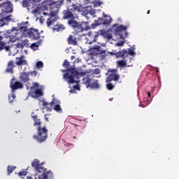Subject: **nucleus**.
Returning a JSON list of instances; mask_svg holds the SVG:
<instances>
[{
  "label": "nucleus",
  "mask_w": 179,
  "mask_h": 179,
  "mask_svg": "<svg viewBox=\"0 0 179 179\" xmlns=\"http://www.w3.org/2000/svg\"><path fill=\"white\" fill-rule=\"evenodd\" d=\"M27 179H33L31 176H27ZM35 179H37V178H35Z\"/></svg>",
  "instance_id": "nucleus-51"
},
{
  "label": "nucleus",
  "mask_w": 179,
  "mask_h": 179,
  "mask_svg": "<svg viewBox=\"0 0 179 179\" xmlns=\"http://www.w3.org/2000/svg\"><path fill=\"white\" fill-rule=\"evenodd\" d=\"M34 120V127L36 128V135H34V138L39 143H42L46 141L48 136V130L46 126H42L43 122L38 118V116L31 115Z\"/></svg>",
  "instance_id": "nucleus-1"
},
{
  "label": "nucleus",
  "mask_w": 179,
  "mask_h": 179,
  "mask_svg": "<svg viewBox=\"0 0 179 179\" xmlns=\"http://www.w3.org/2000/svg\"><path fill=\"white\" fill-rule=\"evenodd\" d=\"M127 56H129V55H130L131 56H134L136 55V52H134V50L133 49H128V51H127Z\"/></svg>",
  "instance_id": "nucleus-32"
},
{
  "label": "nucleus",
  "mask_w": 179,
  "mask_h": 179,
  "mask_svg": "<svg viewBox=\"0 0 179 179\" xmlns=\"http://www.w3.org/2000/svg\"><path fill=\"white\" fill-rule=\"evenodd\" d=\"M114 87H115V85L113 83H109L106 84V89L108 90H113Z\"/></svg>",
  "instance_id": "nucleus-31"
},
{
  "label": "nucleus",
  "mask_w": 179,
  "mask_h": 179,
  "mask_svg": "<svg viewBox=\"0 0 179 179\" xmlns=\"http://www.w3.org/2000/svg\"><path fill=\"white\" fill-rule=\"evenodd\" d=\"M36 87L38 89V87H39L38 83H32V87H31V90H34V89H36Z\"/></svg>",
  "instance_id": "nucleus-35"
},
{
  "label": "nucleus",
  "mask_w": 179,
  "mask_h": 179,
  "mask_svg": "<svg viewBox=\"0 0 179 179\" xmlns=\"http://www.w3.org/2000/svg\"><path fill=\"white\" fill-rule=\"evenodd\" d=\"M112 22V18L110 16H105L104 18H99L95 23L92 24V27L99 26L101 24L110 25Z\"/></svg>",
  "instance_id": "nucleus-9"
},
{
  "label": "nucleus",
  "mask_w": 179,
  "mask_h": 179,
  "mask_svg": "<svg viewBox=\"0 0 179 179\" xmlns=\"http://www.w3.org/2000/svg\"><path fill=\"white\" fill-rule=\"evenodd\" d=\"M124 42L121 41V42L117 43L115 45H116V46H122V45H124Z\"/></svg>",
  "instance_id": "nucleus-46"
},
{
  "label": "nucleus",
  "mask_w": 179,
  "mask_h": 179,
  "mask_svg": "<svg viewBox=\"0 0 179 179\" xmlns=\"http://www.w3.org/2000/svg\"><path fill=\"white\" fill-rule=\"evenodd\" d=\"M38 12L37 8L34 9V13H37Z\"/></svg>",
  "instance_id": "nucleus-50"
},
{
  "label": "nucleus",
  "mask_w": 179,
  "mask_h": 179,
  "mask_svg": "<svg viewBox=\"0 0 179 179\" xmlns=\"http://www.w3.org/2000/svg\"><path fill=\"white\" fill-rule=\"evenodd\" d=\"M93 52H96V54H103L106 52V50H101V47L99 45H94L91 48Z\"/></svg>",
  "instance_id": "nucleus-24"
},
{
  "label": "nucleus",
  "mask_w": 179,
  "mask_h": 179,
  "mask_svg": "<svg viewBox=\"0 0 179 179\" xmlns=\"http://www.w3.org/2000/svg\"><path fill=\"white\" fill-rule=\"evenodd\" d=\"M50 117H51V114L49 113V114H45V121L46 122H49V120H50Z\"/></svg>",
  "instance_id": "nucleus-41"
},
{
  "label": "nucleus",
  "mask_w": 179,
  "mask_h": 179,
  "mask_svg": "<svg viewBox=\"0 0 179 179\" xmlns=\"http://www.w3.org/2000/svg\"><path fill=\"white\" fill-rule=\"evenodd\" d=\"M16 59L18 60L16 62V65L18 66H22V65H27V61L24 59V56L17 57Z\"/></svg>",
  "instance_id": "nucleus-20"
},
{
  "label": "nucleus",
  "mask_w": 179,
  "mask_h": 179,
  "mask_svg": "<svg viewBox=\"0 0 179 179\" xmlns=\"http://www.w3.org/2000/svg\"><path fill=\"white\" fill-rule=\"evenodd\" d=\"M52 29H53V31H61L65 29V27L64 24L57 22Z\"/></svg>",
  "instance_id": "nucleus-22"
},
{
  "label": "nucleus",
  "mask_w": 179,
  "mask_h": 179,
  "mask_svg": "<svg viewBox=\"0 0 179 179\" xmlns=\"http://www.w3.org/2000/svg\"><path fill=\"white\" fill-rule=\"evenodd\" d=\"M10 43V36L3 37L0 36V51L5 49L6 51L10 50V46H7L8 43Z\"/></svg>",
  "instance_id": "nucleus-10"
},
{
  "label": "nucleus",
  "mask_w": 179,
  "mask_h": 179,
  "mask_svg": "<svg viewBox=\"0 0 179 179\" xmlns=\"http://www.w3.org/2000/svg\"><path fill=\"white\" fill-rule=\"evenodd\" d=\"M69 24L75 29L79 24L76 21H75V19H73L69 20Z\"/></svg>",
  "instance_id": "nucleus-26"
},
{
  "label": "nucleus",
  "mask_w": 179,
  "mask_h": 179,
  "mask_svg": "<svg viewBox=\"0 0 179 179\" xmlns=\"http://www.w3.org/2000/svg\"><path fill=\"white\" fill-rule=\"evenodd\" d=\"M85 85H86V87H90V89H100V84L99 83V80H96L93 82V80L90 78L89 76H87L83 79Z\"/></svg>",
  "instance_id": "nucleus-8"
},
{
  "label": "nucleus",
  "mask_w": 179,
  "mask_h": 179,
  "mask_svg": "<svg viewBox=\"0 0 179 179\" xmlns=\"http://www.w3.org/2000/svg\"><path fill=\"white\" fill-rule=\"evenodd\" d=\"M98 37H99V34H96V35L94 36L92 41L90 43H92V42H96Z\"/></svg>",
  "instance_id": "nucleus-43"
},
{
  "label": "nucleus",
  "mask_w": 179,
  "mask_h": 179,
  "mask_svg": "<svg viewBox=\"0 0 179 179\" xmlns=\"http://www.w3.org/2000/svg\"><path fill=\"white\" fill-rule=\"evenodd\" d=\"M39 43H34L31 44V48H32L33 50H36L37 48L39 47Z\"/></svg>",
  "instance_id": "nucleus-33"
},
{
  "label": "nucleus",
  "mask_w": 179,
  "mask_h": 179,
  "mask_svg": "<svg viewBox=\"0 0 179 179\" xmlns=\"http://www.w3.org/2000/svg\"><path fill=\"white\" fill-rule=\"evenodd\" d=\"M148 97H151V94L150 92H148Z\"/></svg>",
  "instance_id": "nucleus-52"
},
{
  "label": "nucleus",
  "mask_w": 179,
  "mask_h": 179,
  "mask_svg": "<svg viewBox=\"0 0 179 179\" xmlns=\"http://www.w3.org/2000/svg\"><path fill=\"white\" fill-rule=\"evenodd\" d=\"M76 136H74V139H76Z\"/></svg>",
  "instance_id": "nucleus-58"
},
{
  "label": "nucleus",
  "mask_w": 179,
  "mask_h": 179,
  "mask_svg": "<svg viewBox=\"0 0 179 179\" xmlns=\"http://www.w3.org/2000/svg\"><path fill=\"white\" fill-rule=\"evenodd\" d=\"M141 107H144L143 106H141Z\"/></svg>",
  "instance_id": "nucleus-59"
},
{
  "label": "nucleus",
  "mask_w": 179,
  "mask_h": 179,
  "mask_svg": "<svg viewBox=\"0 0 179 179\" xmlns=\"http://www.w3.org/2000/svg\"><path fill=\"white\" fill-rule=\"evenodd\" d=\"M97 3H98V6H101V3H100V2H98Z\"/></svg>",
  "instance_id": "nucleus-55"
},
{
  "label": "nucleus",
  "mask_w": 179,
  "mask_h": 179,
  "mask_svg": "<svg viewBox=\"0 0 179 179\" xmlns=\"http://www.w3.org/2000/svg\"><path fill=\"white\" fill-rule=\"evenodd\" d=\"M29 1H27V0H24L23 2H22V5L24 7H27V8H29Z\"/></svg>",
  "instance_id": "nucleus-42"
},
{
  "label": "nucleus",
  "mask_w": 179,
  "mask_h": 179,
  "mask_svg": "<svg viewBox=\"0 0 179 179\" xmlns=\"http://www.w3.org/2000/svg\"><path fill=\"white\" fill-rule=\"evenodd\" d=\"M35 94L36 97H41L42 96H43V92L41 89L38 88L35 90Z\"/></svg>",
  "instance_id": "nucleus-28"
},
{
  "label": "nucleus",
  "mask_w": 179,
  "mask_h": 179,
  "mask_svg": "<svg viewBox=\"0 0 179 179\" xmlns=\"http://www.w3.org/2000/svg\"><path fill=\"white\" fill-rule=\"evenodd\" d=\"M99 34H101L102 36H106V34H107L106 33V31L105 29H101V30H99Z\"/></svg>",
  "instance_id": "nucleus-40"
},
{
  "label": "nucleus",
  "mask_w": 179,
  "mask_h": 179,
  "mask_svg": "<svg viewBox=\"0 0 179 179\" xmlns=\"http://www.w3.org/2000/svg\"><path fill=\"white\" fill-rule=\"evenodd\" d=\"M150 10H148L147 14H150Z\"/></svg>",
  "instance_id": "nucleus-56"
},
{
  "label": "nucleus",
  "mask_w": 179,
  "mask_h": 179,
  "mask_svg": "<svg viewBox=\"0 0 179 179\" xmlns=\"http://www.w3.org/2000/svg\"><path fill=\"white\" fill-rule=\"evenodd\" d=\"M108 73H111V74L117 73V69H108Z\"/></svg>",
  "instance_id": "nucleus-37"
},
{
  "label": "nucleus",
  "mask_w": 179,
  "mask_h": 179,
  "mask_svg": "<svg viewBox=\"0 0 179 179\" xmlns=\"http://www.w3.org/2000/svg\"><path fill=\"white\" fill-rule=\"evenodd\" d=\"M15 169H16L15 166H8V176H10L15 171Z\"/></svg>",
  "instance_id": "nucleus-29"
},
{
  "label": "nucleus",
  "mask_w": 179,
  "mask_h": 179,
  "mask_svg": "<svg viewBox=\"0 0 179 179\" xmlns=\"http://www.w3.org/2000/svg\"><path fill=\"white\" fill-rule=\"evenodd\" d=\"M14 80H15V77L11 79L10 85V89H12L13 92H15V90H18V89H23L24 85L22 83H21L20 81H16L13 83Z\"/></svg>",
  "instance_id": "nucleus-12"
},
{
  "label": "nucleus",
  "mask_w": 179,
  "mask_h": 179,
  "mask_svg": "<svg viewBox=\"0 0 179 179\" xmlns=\"http://www.w3.org/2000/svg\"><path fill=\"white\" fill-rule=\"evenodd\" d=\"M12 97H13V99H12V100H10V97L9 98L10 103H13V101H14V100H15V97H16L15 94H13Z\"/></svg>",
  "instance_id": "nucleus-47"
},
{
  "label": "nucleus",
  "mask_w": 179,
  "mask_h": 179,
  "mask_svg": "<svg viewBox=\"0 0 179 179\" xmlns=\"http://www.w3.org/2000/svg\"><path fill=\"white\" fill-rule=\"evenodd\" d=\"M27 175V171H20L18 173V176L20 177H25Z\"/></svg>",
  "instance_id": "nucleus-34"
},
{
  "label": "nucleus",
  "mask_w": 179,
  "mask_h": 179,
  "mask_svg": "<svg viewBox=\"0 0 179 179\" xmlns=\"http://www.w3.org/2000/svg\"><path fill=\"white\" fill-rule=\"evenodd\" d=\"M26 37H29L31 39L38 40L40 38V32L38 29L30 28L28 29V32L27 33Z\"/></svg>",
  "instance_id": "nucleus-11"
},
{
  "label": "nucleus",
  "mask_w": 179,
  "mask_h": 179,
  "mask_svg": "<svg viewBox=\"0 0 179 179\" xmlns=\"http://www.w3.org/2000/svg\"><path fill=\"white\" fill-rule=\"evenodd\" d=\"M15 67V62L13 60H10L7 66L6 72H7V73H13L14 72V68Z\"/></svg>",
  "instance_id": "nucleus-18"
},
{
  "label": "nucleus",
  "mask_w": 179,
  "mask_h": 179,
  "mask_svg": "<svg viewBox=\"0 0 179 179\" xmlns=\"http://www.w3.org/2000/svg\"><path fill=\"white\" fill-rule=\"evenodd\" d=\"M28 75H31V76H37L38 72L36 71L28 72Z\"/></svg>",
  "instance_id": "nucleus-38"
},
{
  "label": "nucleus",
  "mask_w": 179,
  "mask_h": 179,
  "mask_svg": "<svg viewBox=\"0 0 179 179\" xmlns=\"http://www.w3.org/2000/svg\"><path fill=\"white\" fill-rule=\"evenodd\" d=\"M111 55H114L116 58H123L125 59L128 57L127 50L126 49H123L121 51L117 52H110Z\"/></svg>",
  "instance_id": "nucleus-15"
},
{
  "label": "nucleus",
  "mask_w": 179,
  "mask_h": 179,
  "mask_svg": "<svg viewBox=\"0 0 179 179\" xmlns=\"http://www.w3.org/2000/svg\"><path fill=\"white\" fill-rule=\"evenodd\" d=\"M106 38L108 40L111 39L113 38V36L111 34H107L105 35Z\"/></svg>",
  "instance_id": "nucleus-44"
},
{
  "label": "nucleus",
  "mask_w": 179,
  "mask_h": 179,
  "mask_svg": "<svg viewBox=\"0 0 179 179\" xmlns=\"http://www.w3.org/2000/svg\"><path fill=\"white\" fill-rule=\"evenodd\" d=\"M43 15H47V13H43Z\"/></svg>",
  "instance_id": "nucleus-57"
},
{
  "label": "nucleus",
  "mask_w": 179,
  "mask_h": 179,
  "mask_svg": "<svg viewBox=\"0 0 179 179\" xmlns=\"http://www.w3.org/2000/svg\"><path fill=\"white\" fill-rule=\"evenodd\" d=\"M112 28L115 34L120 35V38H124V34L122 32H124L125 34L124 37H127L128 33L125 31V30L127 29V27L124 25H120L118 27V24H113Z\"/></svg>",
  "instance_id": "nucleus-7"
},
{
  "label": "nucleus",
  "mask_w": 179,
  "mask_h": 179,
  "mask_svg": "<svg viewBox=\"0 0 179 179\" xmlns=\"http://www.w3.org/2000/svg\"><path fill=\"white\" fill-rule=\"evenodd\" d=\"M63 72H66V73H64L63 76V78L69 84L78 83V81L76 80V79H78L79 76H84V75H86V72H79L77 71L75 69H69L67 70L63 71Z\"/></svg>",
  "instance_id": "nucleus-4"
},
{
  "label": "nucleus",
  "mask_w": 179,
  "mask_h": 179,
  "mask_svg": "<svg viewBox=\"0 0 179 179\" xmlns=\"http://www.w3.org/2000/svg\"><path fill=\"white\" fill-rule=\"evenodd\" d=\"M42 106H43V110H46V111H52V106H55V98L52 99L50 103H48L45 101H42Z\"/></svg>",
  "instance_id": "nucleus-16"
},
{
  "label": "nucleus",
  "mask_w": 179,
  "mask_h": 179,
  "mask_svg": "<svg viewBox=\"0 0 179 179\" xmlns=\"http://www.w3.org/2000/svg\"><path fill=\"white\" fill-rule=\"evenodd\" d=\"M64 3V0H49L48 1V5L50 6V10H52L55 8L54 10L50 11V16L49 18H48V20H46V24H48V27L50 29H53V27L55 26L58 17H57L59 10L62 5Z\"/></svg>",
  "instance_id": "nucleus-2"
},
{
  "label": "nucleus",
  "mask_w": 179,
  "mask_h": 179,
  "mask_svg": "<svg viewBox=\"0 0 179 179\" xmlns=\"http://www.w3.org/2000/svg\"><path fill=\"white\" fill-rule=\"evenodd\" d=\"M55 107H53V110H55V111H56L57 113H62V109L60 106V101L55 98Z\"/></svg>",
  "instance_id": "nucleus-19"
},
{
  "label": "nucleus",
  "mask_w": 179,
  "mask_h": 179,
  "mask_svg": "<svg viewBox=\"0 0 179 179\" xmlns=\"http://www.w3.org/2000/svg\"><path fill=\"white\" fill-rule=\"evenodd\" d=\"M44 65L43 62L39 61L38 62H36V69H41L42 68H43Z\"/></svg>",
  "instance_id": "nucleus-30"
},
{
  "label": "nucleus",
  "mask_w": 179,
  "mask_h": 179,
  "mask_svg": "<svg viewBox=\"0 0 179 179\" xmlns=\"http://www.w3.org/2000/svg\"><path fill=\"white\" fill-rule=\"evenodd\" d=\"M74 127L77 128V127H80V128H85V122H83V124H73Z\"/></svg>",
  "instance_id": "nucleus-36"
},
{
  "label": "nucleus",
  "mask_w": 179,
  "mask_h": 179,
  "mask_svg": "<svg viewBox=\"0 0 179 179\" xmlns=\"http://www.w3.org/2000/svg\"><path fill=\"white\" fill-rule=\"evenodd\" d=\"M34 170H35V176H38V173H42L38 176V179H52L53 173L51 171H46V169L43 166V164L40 163V161L37 159H34L32 164H31Z\"/></svg>",
  "instance_id": "nucleus-3"
},
{
  "label": "nucleus",
  "mask_w": 179,
  "mask_h": 179,
  "mask_svg": "<svg viewBox=\"0 0 179 179\" xmlns=\"http://www.w3.org/2000/svg\"><path fill=\"white\" fill-rule=\"evenodd\" d=\"M88 22H83L81 23V24H78V26L74 29V31H76V34H78L80 33L82 31H83L84 30H89L90 29V27L88 26Z\"/></svg>",
  "instance_id": "nucleus-14"
},
{
  "label": "nucleus",
  "mask_w": 179,
  "mask_h": 179,
  "mask_svg": "<svg viewBox=\"0 0 179 179\" xmlns=\"http://www.w3.org/2000/svg\"><path fill=\"white\" fill-rule=\"evenodd\" d=\"M67 43H69V44L70 45H77V38L73 36V35H70L69 36V38H67Z\"/></svg>",
  "instance_id": "nucleus-23"
},
{
  "label": "nucleus",
  "mask_w": 179,
  "mask_h": 179,
  "mask_svg": "<svg viewBox=\"0 0 179 179\" xmlns=\"http://www.w3.org/2000/svg\"><path fill=\"white\" fill-rule=\"evenodd\" d=\"M120 78V76L116 73L109 74L106 79V82L107 83H109V82H112V80H114V82H117Z\"/></svg>",
  "instance_id": "nucleus-17"
},
{
  "label": "nucleus",
  "mask_w": 179,
  "mask_h": 179,
  "mask_svg": "<svg viewBox=\"0 0 179 179\" xmlns=\"http://www.w3.org/2000/svg\"><path fill=\"white\" fill-rule=\"evenodd\" d=\"M69 66H70V64L69 61L66 59L64 62H63V66H64V68H69Z\"/></svg>",
  "instance_id": "nucleus-39"
},
{
  "label": "nucleus",
  "mask_w": 179,
  "mask_h": 179,
  "mask_svg": "<svg viewBox=\"0 0 179 179\" xmlns=\"http://www.w3.org/2000/svg\"><path fill=\"white\" fill-rule=\"evenodd\" d=\"M0 8L3 13H8L13 11V5L10 2L7 1L3 3H0Z\"/></svg>",
  "instance_id": "nucleus-13"
},
{
  "label": "nucleus",
  "mask_w": 179,
  "mask_h": 179,
  "mask_svg": "<svg viewBox=\"0 0 179 179\" xmlns=\"http://www.w3.org/2000/svg\"><path fill=\"white\" fill-rule=\"evenodd\" d=\"M4 24V20L3 19H0V27H3Z\"/></svg>",
  "instance_id": "nucleus-48"
},
{
  "label": "nucleus",
  "mask_w": 179,
  "mask_h": 179,
  "mask_svg": "<svg viewBox=\"0 0 179 179\" xmlns=\"http://www.w3.org/2000/svg\"><path fill=\"white\" fill-rule=\"evenodd\" d=\"M80 12V8L76 5L73 4L71 6V8L70 10H63V19L64 20H73L76 18V12Z\"/></svg>",
  "instance_id": "nucleus-6"
},
{
  "label": "nucleus",
  "mask_w": 179,
  "mask_h": 179,
  "mask_svg": "<svg viewBox=\"0 0 179 179\" xmlns=\"http://www.w3.org/2000/svg\"><path fill=\"white\" fill-rule=\"evenodd\" d=\"M117 66H120V68H125L127 65V61L125 60V59L122 60L117 61Z\"/></svg>",
  "instance_id": "nucleus-25"
},
{
  "label": "nucleus",
  "mask_w": 179,
  "mask_h": 179,
  "mask_svg": "<svg viewBox=\"0 0 179 179\" xmlns=\"http://www.w3.org/2000/svg\"><path fill=\"white\" fill-rule=\"evenodd\" d=\"M90 0H85V3H89Z\"/></svg>",
  "instance_id": "nucleus-53"
},
{
  "label": "nucleus",
  "mask_w": 179,
  "mask_h": 179,
  "mask_svg": "<svg viewBox=\"0 0 179 179\" xmlns=\"http://www.w3.org/2000/svg\"><path fill=\"white\" fill-rule=\"evenodd\" d=\"M20 79L24 83H27V82H29L30 80L29 73H22L20 76Z\"/></svg>",
  "instance_id": "nucleus-21"
},
{
  "label": "nucleus",
  "mask_w": 179,
  "mask_h": 179,
  "mask_svg": "<svg viewBox=\"0 0 179 179\" xmlns=\"http://www.w3.org/2000/svg\"><path fill=\"white\" fill-rule=\"evenodd\" d=\"M17 46L18 47V48H22L23 47V45L22 44H21V43H18L17 45Z\"/></svg>",
  "instance_id": "nucleus-49"
},
{
  "label": "nucleus",
  "mask_w": 179,
  "mask_h": 179,
  "mask_svg": "<svg viewBox=\"0 0 179 179\" xmlns=\"http://www.w3.org/2000/svg\"><path fill=\"white\" fill-rule=\"evenodd\" d=\"M22 43H23V45H24V46L29 45V40H27V39L24 40V41H22Z\"/></svg>",
  "instance_id": "nucleus-45"
},
{
  "label": "nucleus",
  "mask_w": 179,
  "mask_h": 179,
  "mask_svg": "<svg viewBox=\"0 0 179 179\" xmlns=\"http://www.w3.org/2000/svg\"><path fill=\"white\" fill-rule=\"evenodd\" d=\"M6 19L7 20H8L10 19V17H9V16H7V17H6Z\"/></svg>",
  "instance_id": "nucleus-54"
},
{
  "label": "nucleus",
  "mask_w": 179,
  "mask_h": 179,
  "mask_svg": "<svg viewBox=\"0 0 179 179\" xmlns=\"http://www.w3.org/2000/svg\"><path fill=\"white\" fill-rule=\"evenodd\" d=\"M10 33H13V34L11 36H10V43H14L16 41V40L22 38H17L16 32L11 31Z\"/></svg>",
  "instance_id": "nucleus-27"
},
{
  "label": "nucleus",
  "mask_w": 179,
  "mask_h": 179,
  "mask_svg": "<svg viewBox=\"0 0 179 179\" xmlns=\"http://www.w3.org/2000/svg\"><path fill=\"white\" fill-rule=\"evenodd\" d=\"M32 115H33V113H32Z\"/></svg>",
  "instance_id": "nucleus-60"
},
{
  "label": "nucleus",
  "mask_w": 179,
  "mask_h": 179,
  "mask_svg": "<svg viewBox=\"0 0 179 179\" xmlns=\"http://www.w3.org/2000/svg\"><path fill=\"white\" fill-rule=\"evenodd\" d=\"M29 24V22H22L20 24H18L19 28L17 27H13V29L10 30L12 32H16V37L17 38H22L24 36L27 37V34L28 32V27L27 24Z\"/></svg>",
  "instance_id": "nucleus-5"
}]
</instances>
